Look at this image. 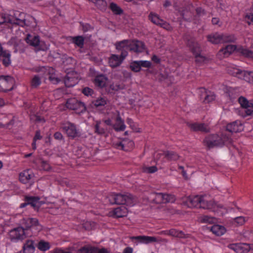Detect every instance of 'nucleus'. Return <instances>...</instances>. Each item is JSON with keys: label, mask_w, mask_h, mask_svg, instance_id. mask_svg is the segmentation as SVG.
I'll return each mask as SVG.
<instances>
[{"label": "nucleus", "mask_w": 253, "mask_h": 253, "mask_svg": "<svg viewBox=\"0 0 253 253\" xmlns=\"http://www.w3.org/2000/svg\"><path fill=\"white\" fill-rule=\"evenodd\" d=\"M21 223L25 228L18 227L9 232V237L11 241L17 242L26 237L36 235L42 229V225L36 218H23Z\"/></svg>", "instance_id": "obj_1"}, {"label": "nucleus", "mask_w": 253, "mask_h": 253, "mask_svg": "<svg viewBox=\"0 0 253 253\" xmlns=\"http://www.w3.org/2000/svg\"><path fill=\"white\" fill-rule=\"evenodd\" d=\"M186 203L189 208H202L214 212L217 211L218 206L216 203L206 195L189 197Z\"/></svg>", "instance_id": "obj_2"}, {"label": "nucleus", "mask_w": 253, "mask_h": 253, "mask_svg": "<svg viewBox=\"0 0 253 253\" xmlns=\"http://www.w3.org/2000/svg\"><path fill=\"white\" fill-rule=\"evenodd\" d=\"M204 144L209 149L215 147H222L224 145L230 144L232 143V139L226 133L218 134H210L207 136L203 141Z\"/></svg>", "instance_id": "obj_3"}, {"label": "nucleus", "mask_w": 253, "mask_h": 253, "mask_svg": "<svg viewBox=\"0 0 253 253\" xmlns=\"http://www.w3.org/2000/svg\"><path fill=\"white\" fill-rule=\"evenodd\" d=\"M115 46L117 50H123L124 51H126L127 53L128 51L136 53H139L143 52L145 50V45L144 43L137 40L130 41L124 40L117 42L115 44Z\"/></svg>", "instance_id": "obj_4"}, {"label": "nucleus", "mask_w": 253, "mask_h": 253, "mask_svg": "<svg viewBox=\"0 0 253 253\" xmlns=\"http://www.w3.org/2000/svg\"><path fill=\"white\" fill-rule=\"evenodd\" d=\"M109 201L111 204L126 205L133 206L136 200L130 194H121L113 193L109 197Z\"/></svg>", "instance_id": "obj_5"}, {"label": "nucleus", "mask_w": 253, "mask_h": 253, "mask_svg": "<svg viewBox=\"0 0 253 253\" xmlns=\"http://www.w3.org/2000/svg\"><path fill=\"white\" fill-rule=\"evenodd\" d=\"M187 44L190 49L195 55V62L197 64L200 65L207 63L208 60L205 56L201 55V48L199 44L196 42L193 38H190L187 40Z\"/></svg>", "instance_id": "obj_6"}, {"label": "nucleus", "mask_w": 253, "mask_h": 253, "mask_svg": "<svg viewBox=\"0 0 253 253\" xmlns=\"http://www.w3.org/2000/svg\"><path fill=\"white\" fill-rule=\"evenodd\" d=\"M61 129L71 139H74L81 135L80 130L77 126L68 121L61 124Z\"/></svg>", "instance_id": "obj_7"}, {"label": "nucleus", "mask_w": 253, "mask_h": 253, "mask_svg": "<svg viewBox=\"0 0 253 253\" xmlns=\"http://www.w3.org/2000/svg\"><path fill=\"white\" fill-rule=\"evenodd\" d=\"M207 39L209 42L213 44L234 42L236 39L233 35L219 34L218 33L208 35Z\"/></svg>", "instance_id": "obj_8"}, {"label": "nucleus", "mask_w": 253, "mask_h": 253, "mask_svg": "<svg viewBox=\"0 0 253 253\" xmlns=\"http://www.w3.org/2000/svg\"><path fill=\"white\" fill-rule=\"evenodd\" d=\"M25 40L28 44L35 47L37 51H46L48 49V47L44 42L40 40L39 36H34L28 34Z\"/></svg>", "instance_id": "obj_9"}, {"label": "nucleus", "mask_w": 253, "mask_h": 253, "mask_svg": "<svg viewBox=\"0 0 253 253\" xmlns=\"http://www.w3.org/2000/svg\"><path fill=\"white\" fill-rule=\"evenodd\" d=\"M66 106L68 109L74 111L77 114H81L86 111L84 104L75 98L68 99Z\"/></svg>", "instance_id": "obj_10"}, {"label": "nucleus", "mask_w": 253, "mask_h": 253, "mask_svg": "<svg viewBox=\"0 0 253 253\" xmlns=\"http://www.w3.org/2000/svg\"><path fill=\"white\" fill-rule=\"evenodd\" d=\"M229 73L239 79L253 84V72L246 71L237 68H233Z\"/></svg>", "instance_id": "obj_11"}, {"label": "nucleus", "mask_w": 253, "mask_h": 253, "mask_svg": "<svg viewBox=\"0 0 253 253\" xmlns=\"http://www.w3.org/2000/svg\"><path fill=\"white\" fill-rule=\"evenodd\" d=\"M14 79L10 76H0V91L7 92L13 88Z\"/></svg>", "instance_id": "obj_12"}, {"label": "nucleus", "mask_w": 253, "mask_h": 253, "mask_svg": "<svg viewBox=\"0 0 253 253\" xmlns=\"http://www.w3.org/2000/svg\"><path fill=\"white\" fill-rule=\"evenodd\" d=\"M118 50L121 52L120 56L116 54H112L109 58V64L112 68H115L120 66L127 56V53L126 51L123 50Z\"/></svg>", "instance_id": "obj_13"}, {"label": "nucleus", "mask_w": 253, "mask_h": 253, "mask_svg": "<svg viewBox=\"0 0 253 253\" xmlns=\"http://www.w3.org/2000/svg\"><path fill=\"white\" fill-rule=\"evenodd\" d=\"M32 71L36 73H42L43 75L49 74V80L54 84L57 83L59 81L57 78L53 76L54 70L52 68L44 66L36 67L33 68Z\"/></svg>", "instance_id": "obj_14"}, {"label": "nucleus", "mask_w": 253, "mask_h": 253, "mask_svg": "<svg viewBox=\"0 0 253 253\" xmlns=\"http://www.w3.org/2000/svg\"><path fill=\"white\" fill-rule=\"evenodd\" d=\"M244 129V126L240 121L237 120L232 123L228 124L226 126V130L223 133H226L231 137V134L233 132H238Z\"/></svg>", "instance_id": "obj_15"}, {"label": "nucleus", "mask_w": 253, "mask_h": 253, "mask_svg": "<svg viewBox=\"0 0 253 253\" xmlns=\"http://www.w3.org/2000/svg\"><path fill=\"white\" fill-rule=\"evenodd\" d=\"M113 146L116 149L128 151L133 148L134 142L128 139H123L114 142Z\"/></svg>", "instance_id": "obj_16"}, {"label": "nucleus", "mask_w": 253, "mask_h": 253, "mask_svg": "<svg viewBox=\"0 0 253 253\" xmlns=\"http://www.w3.org/2000/svg\"><path fill=\"white\" fill-rule=\"evenodd\" d=\"M115 123L113 125V128L116 131H122L125 130L126 126L125 124L124 121L121 118L120 115V112L115 111L114 112V118Z\"/></svg>", "instance_id": "obj_17"}, {"label": "nucleus", "mask_w": 253, "mask_h": 253, "mask_svg": "<svg viewBox=\"0 0 253 253\" xmlns=\"http://www.w3.org/2000/svg\"><path fill=\"white\" fill-rule=\"evenodd\" d=\"M94 78L93 79V83L94 85L99 88H103L107 85L108 83V78L103 74H95Z\"/></svg>", "instance_id": "obj_18"}, {"label": "nucleus", "mask_w": 253, "mask_h": 253, "mask_svg": "<svg viewBox=\"0 0 253 253\" xmlns=\"http://www.w3.org/2000/svg\"><path fill=\"white\" fill-rule=\"evenodd\" d=\"M131 239L132 240H135L140 243L146 244L154 242H158L160 241L157 237L148 236H133Z\"/></svg>", "instance_id": "obj_19"}, {"label": "nucleus", "mask_w": 253, "mask_h": 253, "mask_svg": "<svg viewBox=\"0 0 253 253\" xmlns=\"http://www.w3.org/2000/svg\"><path fill=\"white\" fill-rule=\"evenodd\" d=\"M34 174L32 170L30 169H28L23 170L19 174V180L23 183L26 184L30 182L31 180L34 178Z\"/></svg>", "instance_id": "obj_20"}, {"label": "nucleus", "mask_w": 253, "mask_h": 253, "mask_svg": "<svg viewBox=\"0 0 253 253\" xmlns=\"http://www.w3.org/2000/svg\"><path fill=\"white\" fill-rule=\"evenodd\" d=\"M187 125L191 130L195 131H200L207 132L209 131V127L208 126L204 124L198 123H187Z\"/></svg>", "instance_id": "obj_21"}, {"label": "nucleus", "mask_w": 253, "mask_h": 253, "mask_svg": "<svg viewBox=\"0 0 253 253\" xmlns=\"http://www.w3.org/2000/svg\"><path fill=\"white\" fill-rule=\"evenodd\" d=\"M236 49V46L234 45L228 44L224 48L221 49L218 53V56L220 58L228 57L231 53L234 51Z\"/></svg>", "instance_id": "obj_22"}, {"label": "nucleus", "mask_w": 253, "mask_h": 253, "mask_svg": "<svg viewBox=\"0 0 253 253\" xmlns=\"http://www.w3.org/2000/svg\"><path fill=\"white\" fill-rule=\"evenodd\" d=\"M78 83V78L73 74L68 73L64 78V84L66 86L70 87L74 86Z\"/></svg>", "instance_id": "obj_23"}, {"label": "nucleus", "mask_w": 253, "mask_h": 253, "mask_svg": "<svg viewBox=\"0 0 253 253\" xmlns=\"http://www.w3.org/2000/svg\"><path fill=\"white\" fill-rule=\"evenodd\" d=\"M107 131V127L102 121H96L94 126L95 133L102 135L104 134Z\"/></svg>", "instance_id": "obj_24"}, {"label": "nucleus", "mask_w": 253, "mask_h": 253, "mask_svg": "<svg viewBox=\"0 0 253 253\" xmlns=\"http://www.w3.org/2000/svg\"><path fill=\"white\" fill-rule=\"evenodd\" d=\"M25 13H20L19 14V17H16L13 19H10L9 22L15 25H17L21 27H24L26 25V21L25 19Z\"/></svg>", "instance_id": "obj_25"}, {"label": "nucleus", "mask_w": 253, "mask_h": 253, "mask_svg": "<svg viewBox=\"0 0 253 253\" xmlns=\"http://www.w3.org/2000/svg\"><path fill=\"white\" fill-rule=\"evenodd\" d=\"M23 250L24 253H33L35 250L34 241L28 240L24 244Z\"/></svg>", "instance_id": "obj_26"}, {"label": "nucleus", "mask_w": 253, "mask_h": 253, "mask_svg": "<svg viewBox=\"0 0 253 253\" xmlns=\"http://www.w3.org/2000/svg\"><path fill=\"white\" fill-rule=\"evenodd\" d=\"M211 230L214 234L217 236H221L223 235L226 231L224 227L218 224L212 225L211 227Z\"/></svg>", "instance_id": "obj_27"}, {"label": "nucleus", "mask_w": 253, "mask_h": 253, "mask_svg": "<svg viewBox=\"0 0 253 253\" xmlns=\"http://www.w3.org/2000/svg\"><path fill=\"white\" fill-rule=\"evenodd\" d=\"M127 209L124 206H121L115 208L113 211V214L116 217H122L126 216Z\"/></svg>", "instance_id": "obj_28"}, {"label": "nucleus", "mask_w": 253, "mask_h": 253, "mask_svg": "<svg viewBox=\"0 0 253 253\" xmlns=\"http://www.w3.org/2000/svg\"><path fill=\"white\" fill-rule=\"evenodd\" d=\"M167 235H169L175 237L183 238L185 237V234L182 231L177 230L175 229H171L169 230L165 231Z\"/></svg>", "instance_id": "obj_29"}, {"label": "nucleus", "mask_w": 253, "mask_h": 253, "mask_svg": "<svg viewBox=\"0 0 253 253\" xmlns=\"http://www.w3.org/2000/svg\"><path fill=\"white\" fill-rule=\"evenodd\" d=\"M40 200V198L37 196H26L25 197V201L34 208L38 206V204Z\"/></svg>", "instance_id": "obj_30"}, {"label": "nucleus", "mask_w": 253, "mask_h": 253, "mask_svg": "<svg viewBox=\"0 0 253 253\" xmlns=\"http://www.w3.org/2000/svg\"><path fill=\"white\" fill-rule=\"evenodd\" d=\"M225 92L226 95L228 96L231 100L234 99L238 96L237 89L235 88L231 87H226Z\"/></svg>", "instance_id": "obj_31"}, {"label": "nucleus", "mask_w": 253, "mask_h": 253, "mask_svg": "<svg viewBox=\"0 0 253 253\" xmlns=\"http://www.w3.org/2000/svg\"><path fill=\"white\" fill-rule=\"evenodd\" d=\"M148 18L153 23L159 26L163 20L157 14L153 12L150 13Z\"/></svg>", "instance_id": "obj_32"}, {"label": "nucleus", "mask_w": 253, "mask_h": 253, "mask_svg": "<svg viewBox=\"0 0 253 253\" xmlns=\"http://www.w3.org/2000/svg\"><path fill=\"white\" fill-rule=\"evenodd\" d=\"M153 200L156 204L164 203L165 193H154L152 194Z\"/></svg>", "instance_id": "obj_33"}, {"label": "nucleus", "mask_w": 253, "mask_h": 253, "mask_svg": "<svg viewBox=\"0 0 253 253\" xmlns=\"http://www.w3.org/2000/svg\"><path fill=\"white\" fill-rule=\"evenodd\" d=\"M242 115L245 117L248 116L253 115V104L250 103L248 106H246L242 110Z\"/></svg>", "instance_id": "obj_34"}, {"label": "nucleus", "mask_w": 253, "mask_h": 253, "mask_svg": "<svg viewBox=\"0 0 253 253\" xmlns=\"http://www.w3.org/2000/svg\"><path fill=\"white\" fill-rule=\"evenodd\" d=\"M109 8L112 12L116 15H121L123 13V9L114 2H111L109 5Z\"/></svg>", "instance_id": "obj_35"}, {"label": "nucleus", "mask_w": 253, "mask_h": 253, "mask_svg": "<svg viewBox=\"0 0 253 253\" xmlns=\"http://www.w3.org/2000/svg\"><path fill=\"white\" fill-rule=\"evenodd\" d=\"M84 39L83 36H78L72 37V42L77 46L82 48L84 44Z\"/></svg>", "instance_id": "obj_36"}, {"label": "nucleus", "mask_w": 253, "mask_h": 253, "mask_svg": "<svg viewBox=\"0 0 253 253\" xmlns=\"http://www.w3.org/2000/svg\"><path fill=\"white\" fill-rule=\"evenodd\" d=\"M165 157L169 161H176L178 159V155L173 151H166L164 153Z\"/></svg>", "instance_id": "obj_37"}, {"label": "nucleus", "mask_w": 253, "mask_h": 253, "mask_svg": "<svg viewBox=\"0 0 253 253\" xmlns=\"http://www.w3.org/2000/svg\"><path fill=\"white\" fill-rule=\"evenodd\" d=\"M38 249L41 251L45 252L50 249V245L48 242H45L43 240H41L37 246Z\"/></svg>", "instance_id": "obj_38"}, {"label": "nucleus", "mask_w": 253, "mask_h": 253, "mask_svg": "<svg viewBox=\"0 0 253 253\" xmlns=\"http://www.w3.org/2000/svg\"><path fill=\"white\" fill-rule=\"evenodd\" d=\"M42 138V136L41 134L40 130L36 131L35 136L33 138V142L32 143V149L35 150L37 149L36 142L37 140H41Z\"/></svg>", "instance_id": "obj_39"}, {"label": "nucleus", "mask_w": 253, "mask_h": 253, "mask_svg": "<svg viewBox=\"0 0 253 253\" xmlns=\"http://www.w3.org/2000/svg\"><path fill=\"white\" fill-rule=\"evenodd\" d=\"M41 83V79L38 75H35L31 81V85L32 88H37Z\"/></svg>", "instance_id": "obj_40"}, {"label": "nucleus", "mask_w": 253, "mask_h": 253, "mask_svg": "<svg viewBox=\"0 0 253 253\" xmlns=\"http://www.w3.org/2000/svg\"><path fill=\"white\" fill-rule=\"evenodd\" d=\"M10 53L8 50L5 52L4 54H3L2 56V57H3L2 63L5 66H8L10 64Z\"/></svg>", "instance_id": "obj_41"}, {"label": "nucleus", "mask_w": 253, "mask_h": 253, "mask_svg": "<svg viewBox=\"0 0 253 253\" xmlns=\"http://www.w3.org/2000/svg\"><path fill=\"white\" fill-rule=\"evenodd\" d=\"M92 104L96 107L104 106L106 104V100L103 97H99L92 101Z\"/></svg>", "instance_id": "obj_42"}, {"label": "nucleus", "mask_w": 253, "mask_h": 253, "mask_svg": "<svg viewBox=\"0 0 253 253\" xmlns=\"http://www.w3.org/2000/svg\"><path fill=\"white\" fill-rule=\"evenodd\" d=\"M130 68L132 71L135 72H138L141 70V66L139 61H134L130 64Z\"/></svg>", "instance_id": "obj_43"}, {"label": "nucleus", "mask_w": 253, "mask_h": 253, "mask_svg": "<svg viewBox=\"0 0 253 253\" xmlns=\"http://www.w3.org/2000/svg\"><path fill=\"white\" fill-rule=\"evenodd\" d=\"M164 200V203H174L176 200V198L174 195L165 193Z\"/></svg>", "instance_id": "obj_44"}, {"label": "nucleus", "mask_w": 253, "mask_h": 253, "mask_svg": "<svg viewBox=\"0 0 253 253\" xmlns=\"http://www.w3.org/2000/svg\"><path fill=\"white\" fill-rule=\"evenodd\" d=\"M215 98V94L213 92H206V96H205L204 102L205 103H210L214 100Z\"/></svg>", "instance_id": "obj_45"}, {"label": "nucleus", "mask_w": 253, "mask_h": 253, "mask_svg": "<svg viewBox=\"0 0 253 253\" xmlns=\"http://www.w3.org/2000/svg\"><path fill=\"white\" fill-rule=\"evenodd\" d=\"M238 102L242 107V109H244L246 106H248V105L251 103L245 97L243 96H240L238 98Z\"/></svg>", "instance_id": "obj_46"}, {"label": "nucleus", "mask_w": 253, "mask_h": 253, "mask_svg": "<svg viewBox=\"0 0 253 253\" xmlns=\"http://www.w3.org/2000/svg\"><path fill=\"white\" fill-rule=\"evenodd\" d=\"M94 247H83L81 248L77 253H92Z\"/></svg>", "instance_id": "obj_47"}, {"label": "nucleus", "mask_w": 253, "mask_h": 253, "mask_svg": "<svg viewBox=\"0 0 253 253\" xmlns=\"http://www.w3.org/2000/svg\"><path fill=\"white\" fill-rule=\"evenodd\" d=\"M179 12L180 13V16L182 17L183 19L186 21H190L191 20L190 17H187V15H189L191 16V13L188 11L186 10H179Z\"/></svg>", "instance_id": "obj_48"}, {"label": "nucleus", "mask_w": 253, "mask_h": 253, "mask_svg": "<svg viewBox=\"0 0 253 253\" xmlns=\"http://www.w3.org/2000/svg\"><path fill=\"white\" fill-rule=\"evenodd\" d=\"M114 112L112 113V114L111 115V118H108V119L105 120L104 121H102L104 124L105 125L109 126H112L113 127V122L114 121Z\"/></svg>", "instance_id": "obj_49"}, {"label": "nucleus", "mask_w": 253, "mask_h": 253, "mask_svg": "<svg viewBox=\"0 0 253 253\" xmlns=\"http://www.w3.org/2000/svg\"><path fill=\"white\" fill-rule=\"evenodd\" d=\"M139 62L141 67L149 68L151 67L152 63L150 61L147 60H139Z\"/></svg>", "instance_id": "obj_50"}, {"label": "nucleus", "mask_w": 253, "mask_h": 253, "mask_svg": "<svg viewBox=\"0 0 253 253\" xmlns=\"http://www.w3.org/2000/svg\"><path fill=\"white\" fill-rule=\"evenodd\" d=\"M41 168L44 170H49L50 169V166L48 163L45 161H42L41 162Z\"/></svg>", "instance_id": "obj_51"}, {"label": "nucleus", "mask_w": 253, "mask_h": 253, "mask_svg": "<svg viewBox=\"0 0 253 253\" xmlns=\"http://www.w3.org/2000/svg\"><path fill=\"white\" fill-rule=\"evenodd\" d=\"M235 222L239 225H243L246 221L245 218L243 216H238L234 218Z\"/></svg>", "instance_id": "obj_52"}, {"label": "nucleus", "mask_w": 253, "mask_h": 253, "mask_svg": "<svg viewBox=\"0 0 253 253\" xmlns=\"http://www.w3.org/2000/svg\"><path fill=\"white\" fill-rule=\"evenodd\" d=\"M160 27L166 29L168 31H170L172 30L171 26L167 22L162 20V23L159 25Z\"/></svg>", "instance_id": "obj_53"}, {"label": "nucleus", "mask_w": 253, "mask_h": 253, "mask_svg": "<svg viewBox=\"0 0 253 253\" xmlns=\"http://www.w3.org/2000/svg\"><path fill=\"white\" fill-rule=\"evenodd\" d=\"M93 92V90L88 87H84L82 90V93L86 96L91 95Z\"/></svg>", "instance_id": "obj_54"}, {"label": "nucleus", "mask_w": 253, "mask_h": 253, "mask_svg": "<svg viewBox=\"0 0 253 253\" xmlns=\"http://www.w3.org/2000/svg\"><path fill=\"white\" fill-rule=\"evenodd\" d=\"M144 170L148 173H152L156 172L157 170V168L155 166H151L146 168Z\"/></svg>", "instance_id": "obj_55"}, {"label": "nucleus", "mask_w": 253, "mask_h": 253, "mask_svg": "<svg viewBox=\"0 0 253 253\" xmlns=\"http://www.w3.org/2000/svg\"><path fill=\"white\" fill-rule=\"evenodd\" d=\"M245 18L247 21V23L249 25L251 24L252 22H253V14L251 13L247 14Z\"/></svg>", "instance_id": "obj_56"}, {"label": "nucleus", "mask_w": 253, "mask_h": 253, "mask_svg": "<svg viewBox=\"0 0 253 253\" xmlns=\"http://www.w3.org/2000/svg\"><path fill=\"white\" fill-rule=\"evenodd\" d=\"M92 253H108L105 249L98 250L96 248H93Z\"/></svg>", "instance_id": "obj_57"}, {"label": "nucleus", "mask_w": 253, "mask_h": 253, "mask_svg": "<svg viewBox=\"0 0 253 253\" xmlns=\"http://www.w3.org/2000/svg\"><path fill=\"white\" fill-rule=\"evenodd\" d=\"M54 138L56 140H61L63 139V136L61 132L57 131L54 134Z\"/></svg>", "instance_id": "obj_58"}, {"label": "nucleus", "mask_w": 253, "mask_h": 253, "mask_svg": "<svg viewBox=\"0 0 253 253\" xmlns=\"http://www.w3.org/2000/svg\"><path fill=\"white\" fill-rule=\"evenodd\" d=\"M212 218L208 216H204L202 218V222H211L212 221Z\"/></svg>", "instance_id": "obj_59"}, {"label": "nucleus", "mask_w": 253, "mask_h": 253, "mask_svg": "<svg viewBox=\"0 0 253 253\" xmlns=\"http://www.w3.org/2000/svg\"><path fill=\"white\" fill-rule=\"evenodd\" d=\"M126 123L128 125H129L130 126V127H131L133 129L136 130L135 129H134V128H133V127L134 126V123L131 119L127 118Z\"/></svg>", "instance_id": "obj_60"}, {"label": "nucleus", "mask_w": 253, "mask_h": 253, "mask_svg": "<svg viewBox=\"0 0 253 253\" xmlns=\"http://www.w3.org/2000/svg\"><path fill=\"white\" fill-rule=\"evenodd\" d=\"M152 60L155 63L158 64L160 62V59L156 55H153L151 58Z\"/></svg>", "instance_id": "obj_61"}, {"label": "nucleus", "mask_w": 253, "mask_h": 253, "mask_svg": "<svg viewBox=\"0 0 253 253\" xmlns=\"http://www.w3.org/2000/svg\"><path fill=\"white\" fill-rule=\"evenodd\" d=\"M35 121L38 123L45 122L44 118L40 116H35Z\"/></svg>", "instance_id": "obj_62"}, {"label": "nucleus", "mask_w": 253, "mask_h": 253, "mask_svg": "<svg viewBox=\"0 0 253 253\" xmlns=\"http://www.w3.org/2000/svg\"><path fill=\"white\" fill-rule=\"evenodd\" d=\"M178 169L179 170H181V173H182V174L183 176L184 177H186L187 174H186V171L184 169V167L183 166H178Z\"/></svg>", "instance_id": "obj_63"}, {"label": "nucleus", "mask_w": 253, "mask_h": 253, "mask_svg": "<svg viewBox=\"0 0 253 253\" xmlns=\"http://www.w3.org/2000/svg\"><path fill=\"white\" fill-rule=\"evenodd\" d=\"M53 253H71L69 252L64 251L62 249H56Z\"/></svg>", "instance_id": "obj_64"}]
</instances>
